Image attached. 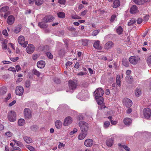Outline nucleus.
Wrapping results in <instances>:
<instances>
[{
    "mask_svg": "<svg viewBox=\"0 0 151 151\" xmlns=\"http://www.w3.org/2000/svg\"><path fill=\"white\" fill-rule=\"evenodd\" d=\"M122 147H123L127 151H130V149L127 146L125 145H122Z\"/></svg>",
    "mask_w": 151,
    "mask_h": 151,
    "instance_id": "nucleus-53",
    "label": "nucleus"
},
{
    "mask_svg": "<svg viewBox=\"0 0 151 151\" xmlns=\"http://www.w3.org/2000/svg\"><path fill=\"white\" fill-rule=\"evenodd\" d=\"M149 16L148 15H145L143 17V19L145 22L147 21L149 19Z\"/></svg>",
    "mask_w": 151,
    "mask_h": 151,
    "instance_id": "nucleus-52",
    "label": "nucleus"
},
{
    "mask_svg": "<svg viewBox=\"0 0 151 151\" xmlns=\"http://www.w3.org/2000/svg\"><path fill=\"white\" fill-rule=\"evenodd\" d=\"M32 73L35 75H36L37 77L40 76L41 73L38 71L36 69L34 68L32 70Z\"/></svg>",
    "mask_w": 151,
    "mask_h": 151,
    "instance_id": "nucleus-29",
    "label": "nucleus"
},
{
    "mask_svg": "<svg viewBox=\"0 0 151 151\" xmlns=\"http://www.w3.org/2000/svg\"><path fill=\"white\" fill-rule=\"evenodd\" d=\"M87 93L88 92L87 91L82 90L81 93L78 94L77 97L78 98H80V96H81L84 97L87 96Z\"/></svg>",
    "mask_w": 151,
    "mask_h": 151,
    "instance_id": "nucleus-21",
    "label": "nucleus"
},
{
    "mask_svg": "<svg viewBox=\"0 0 151 151\" xmlns=\"http://www.w3.org/2000/svg\"><path fill=\"white\" fill-rule=\"evenodd\" d=\"M109 125L110 122L108 121H106L104 123V127L105 128H107L109 127Z\"/></svg>",
    "mask_w": 151,
    "mask_h": 151,
    "instance_id": "nucleus-43",
    "label": "nucleus"
},
{
    "mask_svg": "<svg viewBox=\"0 0 151 151\" xmlns=\"http://www.w3.org/2000/svg\"><path fill=\"white\" fill-rule=\"evenodd\" d=\"M79 125L82 132H87L88 128V125L87 123L81 121L79 122Z\"/></svg>",
    "mask_w": 151,
    "mask_h": 151,
    "instance_id": "nucleus-2",
    "label": "nucleus"
},
{
    "mask_svg": "<svg viewBox=\"0 0 151 151\" xmlns=\"http://www.w3.org/2000/svg\"><path fill=\"white\" fill-rule=\"evenodd\" d=\"M88 45V41L87 40H83L82 45L83 46H87Z\"/></svg>",
    "mask_w": 151,
    "mask_h": 151,
    "instance_id": "nucleus-44",
    "label": "nucleus"
},
{
    "mask_svg": "<svg viewBox=\"0 0 151 151\" xmlns=\"http://www.w3.org/2000/svg\"><path fill=\"white\" fill-rule=\"evenodd\" d=\"M20 28L19 27H16L14 29V32L16 33H18L20 32Z\"/></svg>",
    "mask_w": 151,
    "mask_h": 151,
    "instance_id": "nucleus-47",
    "label": "nucleus"
},
{
    "mask_svg": "<svg viewBox=\"0 0 151 151\" xmlns=\"http://www.w3.org/2000/svg\"><path fill=\"white\" fill-rule=\"evenodd\" d=\"M95 98L99 104H102L103 98L102 97L104 94V91L102 88H99L96 89L94 92Z\"/></svg>",
    "mask_w": 151,
    "mask_h": 151,
    "instance_id": "nucleus-1",
    "label": "nucleus"
},
{
    "mask_svg": "<svg viewBox=\"0 0 151 151\" xmlns=\"http://www.w3.org/2000/svg\"><path fill=\"white\" fill-rule=\"evenodd\" d=\"M38 55L37 54L34 55L32 56V59L34 60H36L38 57Z\"/></svg>",
    "mask_w": 151,
    "mask_h": 151,
    "instance_id": "nucleus-58",
    "label": "nucleus"
},
{
    "mask_svg": "<svg viewBox=\"0 0 151 151\" xmlns=\"http://www.w3.org/2000/svg\"><path fill=\"white\" fill-rule=\"evenodd\" d=\"M114 139L113 137L108 139L106 142V145L109 147L112 146L114 143Z\"/></svg>",
    "mask_w": 151,
    "mask_h": 151,
    "instance_id": "nucleus-14",
    "label": "nucleus"
},
{
    "mask_svg": "<svg viewBox=\"0 0 151 151\" xmlns=\"http://www.w3.org/2000/svg\"><path fill=\"white\" fill-rule=\"evenodd\" d=\"M47 56L50 59H52L53 58V56L52 54L50 52H47L46 53Z\"/></svg>",
    "mask_w": 151,
    "mask_h": 151,
    "instance_id": "nucleus-45",
    "label": "nucleus"
},
{
    "mask_svg": "<svg viewBox=\"0 0 151 151\" xmlns=\"http://www.w3.org/2000/svg\"><path fill=\"white\" fill-rule=\"evenodd\" d=\"M45 63L43 60L38 61L37 63V66L39 68H43L45 67Z\"/></svg>",
    "mask_w": 151,
    "mask_h": 151,
    "instance_id": "nucleus-19",
    "label": "nucleus"
},
{
    "mask_svg": "<svg viewBox=\"0 0 151 151\" xmlns=\"http://www.w3.org/2000/svg\"><path fill=\"white\" fill-rule=\"evenodd\" d=\"M137 9L135 5H133L130 9V12L132 14H134L137 12Z\"/></svg>",
    "mask_w": 151,
    "mask_h": 151,
    "instance_id": "nucleus-25",
    "label": "nucleus"
},
{
    "mask_svg": "<svg viewBox=\"0 0 151 151\" xmlns=\"http://www.w3.org/2000/svg\"><path fill=\"white\" fill-rule=\"evenodd\" d=\"M17 146L20 147H23L24 146V145L22 143L19 141H18V142L17 143Z\"/></svg>",
    "mask_w": 151,
    "mask_h": 151,
    "instance_id": "nucleus-54",
    "label": "nucleus"
},
{
    "mask_svg": "<svg viewBox=\"0 0 151 151\" xmlns=\"http://www.w3.org/2000/svg\"><path fill=\"white\" fill-rule=\"evenodd\" d=\"M24 92V88L21 86H17L16 89V94L19 96L22 95Z\"/></svg>",
    "mask_w": 151,
    "mask_h": 151,
    "instance_id": "nucleus-9",
    "label": "nucleus"
},
{
    "mask_svg": "<svg viewBox=\"0 0 151 151\" xmlns=\"http://www.w3.org/2000/svg\"><path fill=\"white\" fill-rule=\"evenodd\" d=\"M24 115L25 118L30 119L32 117V112L28 108H25L24 110Z\"/></svg>",
    "mask_w": 151,
    "mask_h": 151,
    "instance_id": "nucleus-7",
    "label": "nucleus"
},
{
    "mask_svg": "<svg viewBox=\"0 0 151 151\" xmlns=\"http://www.w3.org/2000/svg\"><path fill=\"white\" fill-rule=\"evenodd\" d=\"M9 9V7L6 6L2 7L0 10L1 12H6Z\"/></svg>",
    "mask_w": 151,
    "mask_h": 151,
    "instance_id": "nucleus-35",
    "label": "nucleus"
},
{
    "mask_svg": "<svg viewBox=\"0 0 151 151\" xmlns=\"http://www.w3.org/2000/svg\"><path fill=\"white\" fill-rule=\"evenodd\" d=\"M43 0H35V4L37 6H40L43 4Z\"/></svg>",
    "mask_w": 151,
    "mask_h": 151,
    "instance_id": "nucleus-37",
    "label": "nucleus"
},
{
    "mask_svg": "<svg viewBox=\"0 0 151 151\" xmlns=\"http://www.w3.org/2000/svg\"><path fill=\"white\" fill-rule=\"evenodd\" d=\"M136 22V20L133 19L130 20L128 23V26H131Z\"/></svg>",
    "mask_w": 151,
    "mask_h": 151,
    "instance_id": "nucleus-42",
    "label": "nucleus"
},
{
    "mask_svg": "<svg viewBox=\"0 0 151 151\" xmlns=\"http://www.w3.org/2000/svg\"><path fill=\"white\" fill-rule=\"evenodd\" d=\"M25 120L22 119H19L18 120V123L19 126H23L25 124Z\"/></svg>",
    "mask_w": 151,
    "mask_h": 151,
    "instance_id": "nucleus-33",
    "label": "nucleus"
},
{
    "mask_svg": "<svg viewBox=\"0 0 151 151\" xmlns=\"http://www.w3.org/2000/svg\"><path fill=\"white\" fill-rule=\"evenodd\" d=\"M72 119L70 116L67 117L65 119L63 125L65 126H68L70 125L72 122Z\"/></svg>",
    "mask_w": 151,
    "mask_h": 151,
    "instance_id": "nucleus-12",
    "label": "nucleus"
},
{
    "mask_svg": "<svg viewBox=\"0 0 151 151\" xmlns=\"http://www.w3.org/2000/svg\"><path fill=\"white\" fill-rule=\"evenodd\" d=\"M146 60L148 65L151 64V55L148 56L147 57Z\"/></svg>",
    "mask_w": 151,
    "mask_h": 151,
    "instance_id": "nucleus-41",
    "label": "nucleus"
},
{
    "mask_svg": "<svg viewBox=\"0 0 151 151\" xmlns=\"http://www.w3.org/2000/svg\"><path fill=\"white\" fill-rule=\"evenodd\" d=\"M87 134V132H82L78 135V138L80 140H82L84 139Z\"/></svg>",
    "mask_w": 151,
    "mask_h": 151,
    "instance_id": "nucleus-24",
    "label": "nucleus"
},
{
    "mask_svg": "<svg viewBox=\"0 0 151 151\" xmlns=\"http://www.w3.org/2000/svg\"><path fill=\"white\" fill-rule=\"evenodd\" d=\"M124 124L127 125H129L132 123V120L131 119L128 118H126L124 119Z\"/></svg>",
    "mask_w": 151,
    "mask_h": 151,
    "instance_id": "nucleus-26",
    "label": "nucleus"
},
{
    "mask_svg": "<svg viewBox=\"0 0 151 151\" xmlns=\"http://www.w3.org/2000/svg\"><path fill=\"white\" fill-rule=\"evenodd\" d=\"M140 58L138 56H131L129 58V61L133 64H136L139 61Z\"/></svg>",
    "mask_w": 151,
    "mask_h": 151,
    "instance_id": "nucleus-5",
    "label": "nucleus"
},
{
    "mask_svg": "<svg viewBox=\"0 0 151 151\" xmlns=\"http://www.w3.org/2000/svg\"><path fill=\"white\" fill-rule=\"evenodd\" d=\"M116 82L118 85L120 86L121 85L120 77L119 75H117L116 78Z\"/></svg>",
    "mask_w": 151,
    "mask_h": 151,
    "instance_id": "nucleus-38",
    "label": "nucleus"
},
{
    "mask_svg": "<svg viewBox=\"0 0 151 151\" xmlns=\"http://www.w3.org/2000/svg\"><path fill=\"white\" fill-rule=\"evenodd\" d=\"M68 30L71 31H74L76 29L73 27H69Z\"/></svg>",
    "mask_w": 151,
    "mask_h": 151,
    "instance_id": "nucleus-61",
    "label": "nucleus"
},
{
    "mask_svg": "<svg viewBox=\"0 0 151 151\" xmlns=\"http://www.w3.org/2000/svg\"><path fill=\"white\" fill-rule=\"evenodd\" d=\"M93 144V140L90 139H88L85 141L84 144L87 147L91 146Z\"/></svg>",
    "mask_w": 151,
    "mask_h": 151,
    "instance_id": "nucleus-16",
    "label": "nucleus"
},
{
    "mask_svg": "<svg viewBox=\"0 0 151 151\" xmlns=\"http://www.w3.org/2000/svg\"><path fill=\"white\" fill-rule=\"evenodd\" d=\"M66 2V0H59L58 2L61 4H65Z\"/></svg>",
    "mask_w": 151,
    "mask_h": 151,
    "instance_id": "nucleus-55",
    "label": "nucleus"
},
{
    "mask_svg": "<svg viewBox=\"0 0 151 151\" xmlns=\"http://www.w3.org/2000/svg\"><path fill=\"white\" fill-rule=\"evenodd\" d=\"M151 114L150 109L149 108H145L143 110V115L144 117L146 119L150 118Z\"/></svg>",
    "mask_w": 151,
    "mask_h": 151,
    "instance_id": "nucleus-6",
    "label": "nucleus"
},
{
    "mask_svg": "<svg viewBox=\"0 0 151 151\" xmlns=\"http://www.w3.org/2000/svg\"><path fill=\"white\" fill-rule=\"evenodd\" d=\"M65 146V144H63V143L59 142L58 147L60 149L62 147H64Z\"/></svg>",
    "mask_w": 151,
    "mask_h": 151,
    "instance_id": "nucleus-51",
    "label": "nucleus"
},
{
    "mask_svg": "<svg viewBox=\"0 0 151 151\" xmlns=\"http://www.w3.org/2000/svg\"><path fill=\"white\" fill-rule=\"evenodd\" d=\"M24 141L27 143H29L32 142L31 138L29 137L25 136L24 137Z\"/></svg>",
    "mask_w": 151,
    "mask_h": 151,
    "instance_id": "nucleus-32",
    "label": "nucleus"
},
{
    "mask_svg": "<svg viewBox=\"0 0 151 151\" xmlns=\"http://www.w3.org/2000/svg\"><path fill=\"white\" fill-rule=\"evenodd\" d=\"M87 11L86 10H84V11H83L81 14V16H84L86 14V13L87 12Z\"/></svg>",
    "mask_w": 151,
    "mask_h": 151,
    "instance_id": "nucleus-64",
    "label": "nucleus"
},
{
    "mask_svg": "<svg viewBox=\"0 0 151 151\" xmlns=\"http://www.w3.org/2000/svg\"><path fill=\"white\" fill-rule=\"evenodd\" d=\"M55 125L56 127L58 129L60 128L62 125V123L60 120H56L55 122Z\"/></svg>",
    "mask_w": 151,
    "mask_h": 151,
    "instance_id": "nucleus-22",
    "label": "nucleus"
},
{
    "mask_svg": "<svg viewBox=\"0 0 151 151\" xmlns=\"http://www.w3.org/2000/svg\"><path fill=\"white\" fill-rule=\"evenodd\" d=\"M69 89L73 90L76 89L77 86V82L76 81L70 80L69 81Z\"/></svg>",
    "mask_w": 151,
    "mask_h": 151,
    "instance_id": "nucleus-8",
    "label": "nucleus"
},
{
    "mask_svg": "<svg viewBox=\"0 0 151 151\" xmlns=\"http://www.w3.org/2000/svg\"><path fill=\"white\" fill-rule=\"evenodd\" d=\"M77 131H78L77 129L76 128H75L73 129V131H71L70 132L69 134L70 135H73V134H74V133H75L76 132H77Z\"/></svg>",
    "mask_w": 151,
    "mask_h": 151,
    "instance_id": "nucleus-49",
    "label": "nucleus"
},
{
    "mask_svg": "<svg viewBox=\"0 0 151 151\" xmlns=\"http://www.w3.org/2000/svg\"><path fill=\"white\" fill-rule=\"evenodd\" d=\"M78 119L79 120H82L83 119V116L81 115H79L78 116Z\"/></svg>",
    "mask_w": 151,
    "mask_h": 151,
    "instance_id": "nucleus-63",
    "label": "nucleus"
},
{
    "mask_svg": "<svg viewBox=\"0 0 151 151\" xmlns=\"http://www.w3.org/2000/svg\"><path fill=\"white\" fill-rule=\"evenodd\" d=\"M15 18L14 16L12 15H10L9 16L7 20L8 24L9 25L13 24Z\"/></svg>",
    "mask_w": 151,
    "mask_h": 151,
    "instance_id": "nucleus-18",
    "label": "nucleus"
},
{
    "mask_svg": "<svg viewBox=\"0 0 151 151\" xmlns=\"http://www.w3.org/2000/svg\"><path fill=\"white\" fill-rule=\"evenodd\" d=\"M8 120L11 122H14L16 121V118L15 112L13 111H11L8 112Z\"/></svg>",
    "mask_w": 151,
    "mask_h": 151,
    "instance_id": "nucleus-3",
    "label": "nucleus"
},
{
    "mask_svg": "<svg viewBox=\"0 0 151 151\" xmlns=\"http://www.w3.org/2000/svg\"><path fill=\"white\" fill-rule=\"evenodd\" d=\"M16 103V101L15 100H14L12 102L9 104V106H11L15 104Z\"/></svg>",
    "mask_w": 151,
    "mask_h": 151,
    "instance_id": "nucleus-59",
    "label": "nucleus"
},
{
    "mask_svg": "<svg viewBox=\"0 0 151 151\" xmlns=\"http://www.w3.org/2000/svg\"><path fill=\"white\" fill-rule=\"evenodd\" d=\"M26 147L30 151H35V148L32 146L29 145H27L26 146Z\"/></svg>",
    "mask_w": 151,
    "mask_h": 151,
    "instance_id": "nucleus-46",
    "label": "nucleus"
},
{
    "mask_svg": "<svg viewBox=\"0 0 151 151\" xmlns=\"http://www.w3.org/2000/svg\"><path fill=\"white\" fill-rule=\"evenodd\" d=\"M142 21V19L141 18H139L137 20V24H139L141 23Z\"/></svg>",
    "mask_w": 151,
    "mask_h": 151,
    "instance_id": "nucleus-57",
    "label": "nucleus"
},
{
    "mask_svg": "<svg viewBox=\"0 0 151 151\" xmlns=\"http://www.w3.org/2000/svg\"><path fill=\"white\" fill-rule=\"evenodd\" d=\"M58 17L61 18H64L65 17V13L63 12H59L57 14Z\"/></svg>",
    "mask_w": 151,
    "mask_h": 151,
    "instance_id": "nucleus-39",
    "label": "nucleus"
},
{
    "mask_svg": "<svg viewBox=\"0 0 151 151\" xmlns=\"http://www.w3.org/2000/svg\"><path fill=\"white\" fill-rule=\"evenodd\" d=\"M114 45V43L111 41L108 42L105 45L104 47L106 49L108 50L112 48Z\"/></svg>",
    "mask_w": 151,
    "mask_h": 151,
    "instance_id": "nucleus-17",
    "label": "nucleus"
},
{
    "mask_svg": "<svg viewBox=\"0 0 151 151\" xmlns=\"http://www.w3.org/2000/svg\"><path fill=\"white\" fill-rule=\"evenodd\" d=\"M93 47L97 50H101L102 47L100 45V42L99 40H97L94 41V43L93 45Z\"/></svg>",
    "mask_w": 151,
    "mask_h": 151,
    "instance_id": "nucleus-15",
    "label": "nucleus"
},
{
    "mask_svg": "<svg viewBox=\"0 0 151 151\" xmlns=\"http://www.w3.org/2000/svg\"><path fill=\"white\" fill-rule=\"evenodd\" d=\"M25 40L24 37L22 35L19 36L18 39L19 43L24 47H26L28 44V42H25Z\"/></svg>",
    "mask_w": 151,
    "mask_h": 151,
    "instance_id": "nucleus-4",
    "label": "nucleus"
},
{
    "mask_svg": "<svg viewBox=\"0 0 151 151\" xmlns=\"http://www.w3.org/2000/svg\"><path fill=\"white\" fill-rule=\"evenodd\" d=\"M38 25V26L41 28H47L48 27V25L43 21L42 22H39Z\"/></svg>",
    "mask_w": 151,
    "mask_h": 151,
    "instance_id": "nucleus-23",
    "label": "nucleus"
},
{
    "mask_svg": "<svg viewBox=\"0 0 151 151\" xmlns=\"http://www.w3.org/2000/svg\"><path fill=\"white\" fill-rule=\"evenodd\" d=\"M116 32L119 35L121 34L123 32L122 28L121 26H119L116 29Z\"/></svg>",
    "mask_w": 151,
    "mask_h": 151,
    "instance_id": "nucleus-36",
    "label": "nucleus"
},
{
    "mask_svg": "<svg viewBox=\"0 0 151 151\" xmlns=\"http://www.w3.org/2000/svg\"><path fill=\"white\" fill-rule=\"evenodd\" d=\"M150 0H133L134 3L137 4L142 5L145 2H149Z\"/></svg>",
    "mask_w": 151,
    "mask_h": 151,
    "instance_id": "nucleus-20",
    "label": "nucleus"
},
{
    "mask_svg": "<svg viewBox=\"0 0 151 151\" xmlns=\"http://www.w3.org/2000/svg\"><path fill=\"white\" fill-rule=\"evenodd\" d=\"M99 31L98 30H95L92 32V35L93 36L96 35L99 33Z\"/></svg>",
    "mask_w": 151,
    "mask_h": 151,
    "instance_id": "nucleus-48",
    "label": "nucleus"
},
{
    "mask_svg": "<svg viewBox=\"0 0 151 151\" xmlns=\"http://www.w3.org/2000/svg\"><path fill=\"white\" fill-rule=\"evenodd\" d=\"M123 103L127 107H130L132 104V101L127 98H125L123 99Z\"/></svg>",
    "mask_w": 151,
    "mask_h": 151,
    "instance_id": "nucleus-10",
    "label": "nucleus"
},
{
    "mask_svg": "<svg viewBox=\"0 0 151 151\" xmlns=\"http://www.w3.org/2000/svg\"><path fill=\"white\" fill-rule=\"evenodd\" d=\"M135 94L137 97H139L141 94V92L140 89L138 88H136L135 91Z\"/></svg>",
    "mask_w": 151,
    "mask_h": 151,
    "instance_id": "nucleus-28",
    "label": "nucleus"
},
{
    "mask_svg": "<svg viewBox=\"0 0 151 151\" xmlns=\"http://www.w3.org/2000/svg\"><path fill=\"white\" fill-rule=\"evenodd\" d=\"M31 82L30 80L29 79L26 80L24 82L25 86L26 88H29L31 85Z\"/></svg>",
    "mask_w": 151,
    "mask_h": 151,
    "instance_id": "nucleus-34",
    "label": "nucleus"
},
{
    "mask_svg": "<svg viewBox=\"0 0 151 151\" xmlns=\"http://www.w3.org/2000/svg\"><path fill=\"white\" fill-rule=\"evenodd\" d=\"M2 34L3 35L7 36L8 35V34L7 32V31L6 30H4L3 31Z\"/></svg>",
    "mask_w": 151,
    "mask_h": 151,
    "instance_id": "nucleus-56",
    "label": "nucleus"
},
{
    "mask_svg": "<svg viewBox=\"0 0 151 151\" xmlns=\"http://www.w3.org/2000/svg\"><path fill=\"white\" fill-rule=\"evenodd\" d=\"M120 2L119 0H115L114 2L113 7L117 8L120 5Z\"/></svg>",
    "mask_w": 151,
    "mask_h": 151,
    "instance_id": "nucleus-30",
    "label": "nucleus"
},
{
    "mask_svg": "<svg viewBox=\"0 0 151 151\" xmlns=\"http://www.w3.org/2000/svg\"><path fill=\"white\" fill-rule=\"evenodd\" d=\"M116 17V16L115 15H112L111 16V20H110L112 22H113L114 20V19H115Z\"/></svg>",
    "mask_w": 151,
    "mask_h": 151,
    "instance_id": "nucleus-60",
    "label": "nucleus"
},
{
    "mask_svg": "<svg viewBox=\"0 0 151 151\" xmlns=\"http://www.w3.org/2000/svg\"><path fill=\"white\" fill-rule=\"evenodd\" d=\"M35 49L34 46L32 44H29L26 49L27 52L29 54L32 53Z\"/></svg>",
    "mask_w": 151,
    "mask_h": 151,
    "instance_id": "nucleus-13",
    "label": "nucleus"
},
{
    "mask_svg": "<svg viewBox=\"0 0 151 151\" xmlns=\"http://www.w3.org/2000/svg\"><path fill=\"white\" fill-rule=\"evenodd\" d=\"M54 20V17L52 16H46L42 19L43 22L45 23L52 22Z\"/></svg>",
    "mask_w": 151,
    "mask_h": 151,
    "instance_id": "nucleus-11",
    "label": "nucleus"
},
{
    "mask_svg": "<svg viewBox=\"0 0 151 151\" xmlns=\"http://www.w3.org/2000/svg\"><path fill=\"white\" fill-rule=\"evenodd\" d=\"M20 150H21L20 148H19V147H14L13 148V150H19V151Z\"/></svg>",
    "mask_w": 151,
    "mask_h": 151,
    "instance_id": "nucleus-62",
    "label": "nucleus"
},
{
    "mask_svg": "<svg viewBox=\"0 0 151 151\" xmlns=\"http://www.w3.org/2000/svg\"><path fill=\"white\" fill-rule=\"evenodd\" d=\"M123 65L126 67L128 66L129 63L127 60L126 58H123L122 60Z\"/></svg>",
    "mask_w": 151,
    "mask_h": 151,
    "instance_id": "nucleus-31",
    "label": "nucleus"
},
{
    "mask_svg": "<svg viewBox=\"0 0 151 151\" xmlns=\"http://www.w3.org/2000/svg\"><path fill=\"white\" fill-rule=\"evenodd\" d=\"M7 91V89L5 86H3L0 88V95L5 94Z\"/></svg>",
    "mask_w": 151,
    "mask_h": 151,
    "instance_id": "nucleus-27",
    "label": "nucleus"
},
{
    "mask_svg": "<svg viewBox=\"0 0 151 151\" xmlns=\"http://www.w3.org/2000/svg\"><path fill=\"white\" fill-rule=\"evenodd\" d=\"M38 127L37 125H33L30 127L31 130L33 131H36L38 129Z\"/></svg>",
    "mask_w": 151,
    "mask_h": 151,
    "instance_id": "nucleus-40",
    "label": "nucleus"
},
{
    "mask_svg": "<svg viewBox=\"0 0 151 151\" xmlns=\"http://www.w3.org/2000/svg\"><path fill=\"white\" fill-rule=\"evenodd\" d=\"M5 134L8 137H10L12 136L13 134L10 132L8 131Z\"/></svg>",
    "mask_w": 151,
    "mask_h": 151,
    "instance_id": "nucleus-50",
    "label": "nucleus"
}]
</instances>
